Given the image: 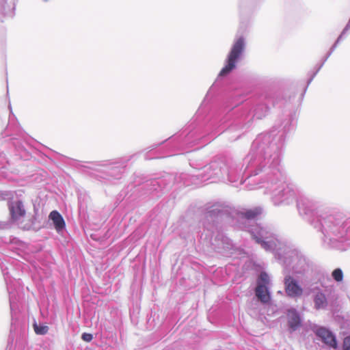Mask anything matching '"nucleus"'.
Returning a JSON list of instances; mask_svg holds the SVG:
<instances>
[{"instance_id":"6e6552de","label":"nucleus","mask_w":350,"mask_h":350,"mask_svg":"<svg viewBox=\"0 0 350 350\" xmlns=\"http://www.w3.org/2000/svg\"><path fill=\"white\" fill-rule=\"evenodd\" d=\"M284 263L286 264V266L292 267V271L294 274L303 273L307 267L305 259L299 256L295 252L288 254Z\"/></svg>"},{"instance_id":"5701e85b","label":"nucleus","mask_w":350,"mask_h":350,"mask_svg":"<svg viewBox=\"0 0 350 350\" xmlns=\"http://www.w3.org/2000/svg\"><path fill=\"white\" fill-rule=\"evenodd\" d=\"M81 338L85 342H90L92 340L93 336L90 334L83 333L81 336Z\"/></svg>"},{"instance_id":"412c9836","label":"nucleus","mask_w":350,"mask_h":350,"mask_svg":"<svg viewBox=\"0 0 350 350\" xmlns=\"http://www.w3.org/2000/svg\"><path fill=\"white\" fill-rule=\"evenodd\" d=\"M347 33H343V30H342L341 33L338 36V38L335 40L334 43L332 44V46L329 49V51H331V53H333L334 51V50L336 49V48L337 47L338 44L341 42V40L343 39L344 36Z\"/></svg>"},{"instance_id":"f8f14e48","label":"nucleus","mask_w":350,"mask_h":350,"mask_svg":"<svg viewBox=\"0 0 350 350\" xmlns=\"http://www.w3.org/2000/svg\"><path fill=\"white\" fill-rule=\"evenodd\" d=\"M297 207L301 213L309 215L317 208V204L309 198H303L298 201Z\"/></svg>"},{"instance_id":"393cba45","label":"nucleus","mask_w":350,"mask_h":350,"mask_svg":"<svg viewBox=\"0 0 350 350\" xmlns=\"http://www.w3.org/2000/svg\"><path fill=\"white\" fill-rule=\"evenodd\" d=\"M332 53L329 50V51L326 53V55L324 56L325 57V59H327L329 57L332 55Z\"/></svg>"},{"instance_id":"bb28decb","label":"nucleus","mask_w":350,"mask_h":350,"mask_svg":"<svg viewBox=\"0 0 350 350\" xmlns=\"http://www.w3.org/2000/svg\"><path fill=\"white\" fill-rule=\"evenodd\" d=\"M332 53L329 50V51L326 53V55L324 56L325 57V59H327L329 57L332 55Z\"/></svg>"},{"instance_id":"0eeeda50","label":"nucleus","mask_w":350,"mask_h":350,"mask_svg":"<svg viewBox=\"0 0 350 350\" xmlns=\"http://www.w3.org/2000/svg\"><path fill=\"white\" fill-rule=\"evenodd\" d=\"M269 286V276L265 272H262L259 275L255 292L258 299L262 303H268L270 300Z\"/></svg>"},{"instance_id":"9b49d317","label":"nucleus","mask_w":350,"mask_h":350,"mask_svg":"<svg viewBox=\"0 0 350 350\" xmlns=\"http://www.w3.org/2000/svg\"><path fill=\"white\" fill-rule=\"evenodd\" d=\"M316 334L329 347L336 349L337 343L335 336L333 334L325 327H318L316 331Z\"/></svg>"},{"instance_id":"cd10ccee","label":"nucleus","mask_w":350,"mask_h":350,"mask_svg":"<svg viewBox=\"0 0 350 350\" xmlns=\"http://www.w3.org/2000/svg\"><path fill=\"white\" fill-rule=\"evenodd\" d=\"M332 53L329 50V51L326 53V55L324 56L325 57V59H327L329 57L332 55Z\"/></svg>"},{"instance_id":"7ed1b4c3","label":"nucleus","mask_w":350,"mask_h":350,"mask_svg":"<svg viewBox=\"0 0 350 350\" xmlns=\"http://www.w3.org/2000/svg\"><path fill=\"white\" fill-rule=\"evenodd\" d=\"M271 136L269 135H260L254 142L253 149H256V155L253 159V155H249L247 159L251 165H262L265 164L277 166L279 163V154L275 150L277 148L270 144Z\"/></svg>"},{"instance_id":"1a4fd4ad","label":"nucleus","mask_w":350,"mask_h":350,"mask_svg":"<svg viewBox=\"0 0 350 350\" xmlns=\"http://www.w3.org/2000/svg\"><path fill=\"white\" fill-rule=\"evenodd\" d=\"M10 218L14 222L21 223L25 216L26 211L23 202L19 200L8 202Z\"/></svg>"},{"instance_id":"4468645a","label":"nucleus","mask_w":350,"mask_h":350,"mask_svg":"<svg viewBox=\"0 0 350 350\" xmlns=\"http://www.w3.org/2000/svg\"><path fill=\"white\" fill-rule=\"evenodd\" d=\"M288 323L291 330H296L301 324V319L299 314L295 309L288 310L287 313Z\"/></svg>"},{"instance_id":"c756f323","label":"nucleus","mask_w":350,"mask_h":350,"mask_svg":"<svg viewBox=\"0 0 350 350\" xmlns=\"http://www.w3.org/2000/svg\"><path fill=\"white\" fill-rule=\"evenodd\" d=\"M10 308H11V310H12L13 306H12V302L11 300H10Z\"/></svg>"},{"instance_id":"20e7f679","label":"nucleus","mask_w":350,"mask_h":350,"mask_svg":"<svg viewBox=\"0 0 350 350\" xmlns=\"http://www.w3.org/2000/svg\"><path fill=\"white\" fill-rule=\"evenodd\" d=\"M319 226L315 225L316 228H319L323 234V240L326 241H333L344 236L342 230L338 224L335 223L333 217L329 216L319 219Z\"/></svg>"},{"instance_id":"f03ea898","label":"nucleus","mask_w":350,"mask_h":350,"mask_svg":"<svg viewBox=\"0 0 350 350\" xmlns=\"http://www.w3.org/2000/svg\"><path fill=\"white\" fill-rule=\"evenodd\" d=\"M266 189L271 195V198L275 204L285 202L288 204L293 202L296 197V193L292 186L286 183L284 176L278 169H274L267 180Z\"/></svg>"},{"instance_id":"6ab92c4d","label":"nucleus","mask_w":350,"mask_h":350,"mask_svg":"<svg viewBox=\"0 0 350 350\" xmlns=\"http://www.w3.org/2000/svg\"><path fill=\"white\" fill-rule=\"evenodd\" d=\"M34 331L37 334L44 335L48 332L49 327L47 325L38 324L34 323L33 324Z\"/></svg>"},{"instance_id":"7c9ffc66","label":"nucleus","mask_w":350,"mask_h":350,"mask_svg":"<svg viewBox=\"0 0 350 350\" xmlns=\"http://www.w3.org/2000/svg\"><path fill=\"white\" fill-rule=\"evenodd\" d=\"M6 88H8V81L6 82Z\"/></svg>"},{"instance_id":"b1692460","label":"nucleus","mask_w":350,"mask_h":350,"mask_svg":"<svg viewBox=\"0 0 350 350\" xmlns=\"http://www.w3.org/2000/svg\"><path fill=\"white\" fill-rule=\"evenodd\" d=\"M344 350H350V336L344 340Z\"/></svg>"},{"instance_id":"a878e982","label":"nucleus","mask_w":350,"mask_h":350,"mask_svg":"<svg viewBox=\"0 0 350 350\" xmlns=\"http://www.w3.org/2000/svg\"><path fill=\"white\" fill-rule=\"evenodd\" d=\"M332 53L329 50V51L326 53V55L324 56L325 57V59H327L329 57L332 55Z\"/></svg>"},{"instance_id":"aec40b11","label":"nucleus","mask_w":350,"mask_h":350,"mask_svg":"<svg viewBox=\"0 0 350 350\" xmlns=\"http://www.w3.org/2000/svg\"><path fill=\"white\" fill-rule=\"evenodd\" d=\"M347 33H343V30H342L341 33L338 36V38L335 40L334 43L332 44V46L329 49V51H331V53H333L334 51V50L336 49V48L337 47L338 44L341 42V40L343 39L344 36Z\"/></svg>"},{"instance_id":"c85d7f7f","label":"nucleus","mask_w":350,"mask_h":350,"mask_svg":"<svg viewBox=\"0 0 350 350\" xmlns=\"http://www.w3.org/2000/svg\"><path fill=\"white\" fill-rule=\"evenodd\" d=\"M255 116H256L258 118H261V116H259V115H258V113H257L255 114Z\"/></svg>"},{"instance_id":"dca6fc26","label":"nucleus","mask_w":350,"mask_h":350,"mask_svg":"<svg viewBox=\"0 0 350 350\" xmlns=\"http://www.w3.org/2000/svg\"><path fill=\"white\" fill-rule=\"evenodd\" d=\"M49 218L53 221L55 228L57 232H60L64 229V220L62 216L57 211H53L49 215Z\"/></svg>"},{"instance_id":"4be33fe9","label":"nucleus","mask_w":350,"mask_h":350,"mask_svg":"<svg viewBox=\"0 0 350 350\" xmlns=\"http://www.w3.org/2000/svg\"><path fill=\"white\" fill-rule=\"evenodd\" d=\"M332 276L337 282L342 281L343 278L342 271L340 269H336L333 271Z\"/></svg>"},{"instance_id":"ddd939ff","label":"nucleus","mask_w":350,"mask_h":350,"mask_svg":"<svg viewBox=\"0 0 350 350\" xmlns=\"http://www.w3.org/2000/svg\"><path fill=\"white\" fill-rule=\"evenodd\" d=\"M16 3H12V5L8 3V0H0V21L3 22L2 17H11L15 15Z\"/></svg>"},{"instance_id":"423d86ee","label":"nucleus","mask_w":350,"mask_h":350,"mask_svg":"<svg viewBox=\"0 0 350 350\" xmlns=\"http://www.w3.org/2000/svg\"><path fill=\"white\" fill-rule=\"evenodd\" d=\"M249 231L254 239L256 240V242L260 243L265 250H271L275 247V243L272 240H269L270 233L266 228L256 226L249 230Z\"/></svg>"},{"instance_id":"2eb2a0df","label":"nucleus","mask_w":350,"mask_h":350,"mask_svg":"<svg viewBox=\"0 0 350 350\" xmlns=\"http://www.w3.org/2000/svg\"><path fill=\"white\" fill-rule=\"evenodd\" d=\"M312 293H314L315 308L317 310L325 308L327 304L325 295L316 288L312 290Z\"/></svg>"},{"instance_id":"f257e3e1","label":"nucleus","mask_w":350,"mask_h":350,"mask_svg":"<svg viewBox=\"0 0 350 350\" xmlns=\"http://www.w3.org/2000/svg\"><path fill=\"white\" fill-rule=\"evenodd\" d=\"M257 0H239L240 25L237 36L224 61V65L217 75L215 82L209 88H231L232 73L237 68L243 59L246 48L244 34L250 26L249 16L254 11Z\"/></svg>"},{"instance_id":"f3484780","label":"nucleus","mask_w":350,"mask_h":350,"mask_svg":"<svg viewBox=\"0 0 350 350\" xmlns=\"http://www.w3.org/2000/svg\"><path fill=\"white\" fill-rule=\"evenodd\" d=\"M327 60V59H325V57H323L322 60H321V62L317 64L314 66V70L309 73V77L306 79V82L304 88H308V86L310 85V84L312 82V81L313 80V79L315 77L317 74L319 72V70L323 67V64H325V62Z\"/></svg>"},{"instance_id":"2f4dec72","label":"nucleus","mask_w":350,"mask_h":350,"mask_svg":"<svg viewBox=\"0 0 350 350\" xmlns=\"http://www.w3.org/2000/svg\"><path fill=\"white\" fill-rule=\"evenodd\" d=\"M44 2H47L49 0H42Z\"/></svg>"},{"instance_id":"a211bd4d","label":"nucleus","mask_w":350,"mask_h":350,"mask_svg":"<svg viewBox=\"0 0 350 350\" xmlns=\"http://www.w3.org/2000/svg\"><path fill=\"white\" fill-rule=\"evenodd\" d=\"M261 208H254L253 209H250L246 211L244 213H242L243 217L247 219H252L255 218L257 215L261 213Z\"/></svg>"},{"instance_id":"9d476101","label":"nucleus","mask_w":350,"mask_h":350,"mask_svg":"<svg viewBox=\"0 0 350 350\" xmlns=\"http://www.w3.org/2000/svg\"><path fill=\"white\" fill-rule=\"evenodd\" d=\"M285 291L286 294L292 297H299L303 293V288L297 281L291 275H286L284 279Z\"/></svg>"},{"instance_id":"39448f33","label":"nucleus","mask_w":350,"mask_h":350,"mask_svg":"<svg viewBox=\"0 0 350 350\" xmlns=\"http://www.w3.org/2000/svg\"><path fill=\"white\" fill-rule=\"evenodd\" d=\"M267 77H261L255 73L243 75L241 78V88H259L266 85H284L283 80L271 81Z\"/></svg>"}]
</instances>
